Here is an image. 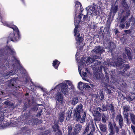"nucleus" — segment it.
Segmentation results:
<instances>
[{
  "label": "nucleus",
  "instance_id": "f257e3e1",
  "mask_svg": "<svg viewBox=\"0 0 135 135\" xmlns=\"http://www.w3.org/2000/svg\"><path fill=\"white\" fill-rule=\"evenodd\" d=\"M83 105L80 104L78 106L74 111V117L76 118V120H79L80 123H83L85 120L86 113L84 112L83 109Z\"/></svg>",
  "mask_w": 135,
  "mask_h": 135
},
{
  "label": "nucleus",
  "instance_id": "f03ea898",
  "mask_svg": "<svg viewBox=\"0 0 135 135\" xmlns=\"http://www.w3.org/2000/svg\"><path fill=\"white\" fill-rule=\"evenodd\" d=\"M99 57L96 56V55L93 56H91L90 57H86L85 58L86 62L87 65L91 63L92 64L91 66H92L93 70L95 71L98 70L99 69V65L100 64V62H98V60H95L99 59Z\"/></svg>",
  "mask_w": 135,
  "mask_h": 135
},
{
  "label": "nucleus",
  "instance_id": "7ed1b4c3",
  "mask_svg": "<svg viewBox=\"0 0 135 135\" xmlns=\"http://www.w3.org/2000/svg\"><path fill=\"white\" fill-rule=\"evenodd\" d=\"M3 25L5 26H7L8 27L12 28L14 31H15L17 34L15 35L14 32L11 33L8 37L11 41H15L18 39V36H19V31L17 27L15 26L8 25L6 22H4L3 23Z\"/></svg>",
  "mask_w": 135,
  "mask_h": 135
},
{
  "label": "nucleus",
  "instance_id": "20e7f679",
  "mask_svg": "<svg viewBox=\"0 0 135 135\" xmlns=\"http://www.w3.org/2000/svg\"><path fill=\"white\" fill-rule=\"evenodd\" d=\"M122 59L120 57H117V59H115L114 62L110 60H108L107 64L108 65H112L114 67L117 66H120V67H123V64L122 63Z\"/></svg>",
  "mask_w": 135,
  "mask_h": 135
},
{
  "label": "nucleus",
  "instance_id": "39448f33",
  "mask_svg": "<svg viewBox=\"0 0 135 135\" xmlns=\"http://www.w3.org/2000/svg\"><path fill=\"white\" fill-rule=\"evenodd\" d=\"M87 14H93L94 15H99V12L98 8L95 5L90 6L86 8Z\"/></svg>",
  "mask_w": 135,
  "mask_h": 135
},
{
  "label": "nucleus",
  "instance_id": "423d86ee",
  "mask_svg": "<svg viewBox=\"0 0 135 135\" xmlns=\"http://www.w3.org/2000/svg\"><path fill=\"white\" fill-rule=\"evenodd\" d=\"M78 26L76 25H75V28L74 30V35L76 36V39L77 41L76 44L77 45H79L81 43L83 40V38L82 37H80V34L78 31Z\"/></svg>",
  "mask_w": 135,
  "mask_h": 135
},
{
  "label": "nucleus",
  "instance_id": "0eeeda50",
  "mask_svg": "<svg viewBox=\"0 0 135 135\" xmlns=\"http://www.w3.org/2000/svg\"><path fill=\"white\" fill-rule=\"evenodd\" d=\"M55 98L57 101L56 103L57 104H58L59 105L61 106L64 105L65 103L64 102L62 94L61 93L59 92L57 93L56 94Z\"/></svg>",
  "mask_w": 135,
  "mask_h": 135
},
{
  "label": "nucleus",
  "instance_id": "6e6552de",
  "mask_svg": "<svg viewBox=\"0 0 135 135\" xmlns=\"http://www.w3.org/2000/svg\"><path fill=\"white\" fill-rule=\"evenodd\" d=\"M60 86L61 88V91L62 94L65 95L68 93V87L67 85L65 83H62L56 86L55 88Z\"/></svg>",
  "mask_w": 135,
  "mask_h": 135
},
{
  "label": "nucleus",
  "instance_id": "1a4fd4ad",
  "mask_svg": "<svg viewBox=\"0 0 135 135\" xmlns=\"http://www.w3.org/2000/svg\"><path fill=\"white\" fill-rule=\"evenodd\" d=\"M86 16L83 15L82 14H80L78 17H75L74 20L75 23H76L78 24L80 22L84 21L86 18Z\"/></svg>",
  "mask_w": 135,
  "mask_h": 135
},
{
  "label": "nucleus",
  "instance_id": "9d476101",
  "mask_svg": "<svg viewBox=\"0 0 135 135\" xmlns=\"http://www.w3.org/2000/svg\"><path fill=\"white\" fill-rule=\"evenodd\" d=\"M104 51L103 47L100 46L95 47L92 51V52H95L98 54H101Z\"/></svg>",
  "mask_w": 135,
  "mask_h": 135
},
{
  "label": "nucleus",
  "instance_id": "9b49d317",
  "mask_svg": "<svg viewBox=\"0 0 135 135\" xmlns=\"http://www.w3.org/2000/svg\"><path fill=\"white\" fill-rule=\"evenodd\" d=\"M115 119L118 122L119 126L120 128H122L123 126V119L121 114L118 115L116 117Z\"/></svg>",
  "mask_w": 135,
  "mask_h": 135
},
{
  "label": "nucleus",
  "instance_id": "f8f14e48",
  "mask_svg": "<svg viewBox=\"0 0 135 135\" xmlns=\"http://www.w3.org/2000/svg\"><path fill=\"white\" fill-rule=\"evenodd\" d=\"M83 11V7L81 3L78 1H76L75 3V15L76 12H82Z\"/></svg>",
  "mask_w": 135,
  "mask_h": 135
},
{
  "label": "nucleus",
  "instance_id": "ddd939ff",
  "mask_svg": "<svg viewBox=\"0 0 135 135\" xmlns=\"http://www.w3.org/2000/svg\"><path fill=\"white\" fill-rule=\"evenodd\" d=\"M125 52L128 57V59L130 60L132 59V56L131 54V52L129 50V49L128 48L126 47L125 49Z\"/></svg>",
  "mask_w": 135,
  "mask_h": 135
},
{
  "label": "nucleus",
  "instance_id": "4468645a",
  "mask_svg": "<svg viewBox=\"0 0 135 135\" xmlns=\"http://www.w3.org/2000/svg\"><path fill=\"white\" fill-rule=\"evenodd\" d=\"M15 74V72H13V71L11 70L9 72H8L6 74H4L3 76L5 79H7L9 77V75H11Z\"/></svg>",
  "mask_w": 135,
  "mask_h": 135
},
{
  "label": "nucleus",
  "instance_id": "2eb2a0df",
  "mask_svg": "<svg viewBox=\"0 0 135 135\" xmlns=\"http://www.w3.org/2000/svg\"><path fill=\"white\" fill-rule=\"evenodd\" d=\"M99 127L101 131L103 132L106 131L107 128L106 125L102 124H100L99 125Z\"/></svg>",
  "mask_w": 135,
  "mask_h": 135
},
{
  "label": "nucleus",
  "instance_id": "dca6fc26",
  "mask_svg": "<svg viewBox=\"0 0 135 135\" xmlns=\"http://www.w3.org/2000/svg\"><path fill=\"white\" fill-rule=\"evenodd\" d=\"M60 63V62L58 60H55L53 61L52 63L53 66L55 69H57L58 68Z\"/></svg>",
  "mask_w": 135,
  "mask_h": 135
},
{
  "label": "nucleus",
  "instance_id": "f3484780",
  "mask_svg": "<svg viewBox=\"0 0 135 135\" xmlns=\"http://www.w3.org/2000/svg\"><path fill=\"white\" fill-rule=\"evenodd\" d=\"M123 113H128V112L129 110L130 106L127 105L123 106Z\"/></svg>",
  "mask_w": 135,
  "mask_h": 135
},
{
  "label": "nucleus",
  "instance_id": "a211bd4d",
  "mask_svg": "<svg viewBox=\"0 0 135 135\" xmlns=\"http://www.w3.org/2000/svg\"><path fill=\"white\" fill-rule=\"evenodd\" d=\"M64 112H62L59 114V119L60 121L61 122H62L63 121L64 118Z\"/></svg>",
  "mask_w": 135,
  "mask_h": 135
},
{
  "label": "nucleus",
  "instance_id": "6ab92c4d",
  "mask_svg": "<svg viewBox=\"0 0 135 135\" xmlns=\"http://www.w3.org/2000/svg\"><path fill=\"white\" fill-rule=\"evenodd\" d=\"M129 115L132 122L135 125V115L132 113H130Z\"/></svg>",
  "mask_w": 135,
  "mask_h": 135
},
{
  "label": "nucleus",
  "instance_id": "aec40b11",
  "mask_svg": "<svg viewBox=\"0 0 135 135\" xmlns=\"http://www.w3.org/2000/svg\"><path fill=\"white\" fill-rule=\"evenodd\" d=\"M85 83H83L81 82H80L78 83V87L79 89L81 90H82L84 89Z\"/></svg>",
  "mask_w": 135,
  "mask_h": 135
},
{
  "label": "nucleus",
  "instance_id": "412c9836",
  "mask_svg": "<svg viewBox=\"0 0 135 135\" xmlns=\"http://www.w3.org/2000/svg\"><path fill=\"white\" fill-rule=\"evenodd\" d=\"M101 114L100 115H93L94 120L97 121H100L101 119Z\"/></svg>",
  "mask_w": 135,
  "mask_h": 135
},
{
  "label": "nucleus",
  "instance_id": "4be33fe9",
  "mask_svg": "<svg viewBox=\"0 0 135 135\" xmlns=\"http://www.w3.org/2000/svg\"><path fill=\"white\" fill-rule=\"evenodd\" d=\"M118 9V6H115L114 7H112L110 11L111 13H113L114 15L117 12Z\"/></svg>",
  "mask_w": 135,
  "mask_h": 135
},
{
  "label": "nucleus",
  "instance_id": "5701e85b",
  "mask_svg": "<svg viewBox=\"0 0 135 135\" xmlns=\"http://www.w3.org/2000/svg\"><path fill=\"white\" fill-rule=\"evenodd\" d=\"M123 117L124 119H126L127 123L128 124L129 123V114L128 113H123Z\"/></svg>",
  "mask_w": 135,
  "mask_h": 135
},
{
  "label": "nucleus",
  "instance_id": "b1692460",
  "mask_svg": "<svg viewBox=\"0 0 135 135\" xmlns=\"http://www.w3.org/2000/svg\"><path fill=\"white\" fill-rule=\"evenodd\" d=\"M81 126L79 124H77L75 125V129L76 132H79L81 130Z\"/></svg>",
  "mask_w": 135,
  "mask_h": 135
},
{
  "label": "nucleus",
  "instance_id": "393cba45",
  "mask_svg": "<svg viewBox=\"0 0 135 135\" xmlns=\"http://www.w3.org/2000/svg\"><path fill=\"white\" fill-rule=\"evenodd\" d=\"M85 72H83V76L84 77H86L87 75H89L90 74V72L88 70L87 68H85Z\"/></svg>",
  "mask_w": 135,
  "mask_h": 135
},
{
  "label": "nucleus",
  "instance_id": "a878e982",
  "mask_svg": "<svg viewBox=\"0 0 135 135\" xmlns=\"http://www.w3.org/2000/svg\"><path fill=\"white\" fill-rule=\"evenodd\" d=\"M115 47V44L113 42H110L109 44L108 47L110 49L111 52H112V50L114 49Z\"/></svg>",
  "mask_w": 135,
  "mask_h": 135
},
{
  "label": "nucleus",
  "instance_id": "bb28decb",
  "mask_svg": "<svg viewBox=\"0 0 135 135\" xmlns=\"http://www.w3.org/2000/svg\"><path fill=\"white\" fill-rule=\"evenodd\" d=\"M78 98L76 97H74L73 98L72 104L73 105H75L78 102Z\"/></svg>",
  "mask_w": 135,
  "mask_h": 135
},
{
  "label": "nucleus",
  "instance_id": "cd10ccee",
  "mask_svg": "<svg viewBox=\"0 0 135 135\" xmlns=\"http://www.w3.org/2000/svg\"><path fill=\"white\" fill-rule=\"evenodd\" d=\"M107 107H108H108L109 109L111 110L112 112H114V106L112 104L107 105Z\"/></svg>",
  "mask_w": 135,
  "mask_h": 135
},
{
  "label": "nucleus",
  "instance_id": "c85d7f7f",
  "mask_svg": "<svg viewBox=\"0 0 135 135\" xmlns=\"http://www.w3.org/2000/svg\"><path fill=\"white\" fill-rule=\"evenodd\" d=\"M102 121L103 123H105L106 122L107 118L106 115L104 114H103L102 115Z\"/></svg>",
  "mask_w": 135,
  "mask_h": 135
},
{
  "label": "nucleus",
  "instance_id": "c756f323",
  "mask_svg": "<svg viewBox=\"0 0 135 135\" xmlns=\"http://www.w3.org/2000/svg\"><path fill=\"white\" fill-rule=\"evenodd\" d=\"M122 4L123 7L125 8L126 9H129V7L128 6L127 3L126 2L125 0H124L123 1Z\"/></svg>",
  "mask_w": 135,
  "mask_h": 135
},
{
  "label": "nucleus",
  "instance_id": "7c9ffc66",
  "mask_svg": "<svg viewBox=\"0 0 135 135\" xmlns=\"http://www.w3.org/2000/svg\"><path fill=\"white\" fill-rule=\"evenodd\" d=\"M53 128L54 129V131L56 132H59V131H60L58 128V126L57 125L55 124L54 125L53 127Z\"/></svg>",
  "mask_w": 135,
  "mask_h": 135
},
{
  "label": "nucleus",
  "instance_id": "2f4dec72",
  "mask_svg": "<svg viewBox=\"0 0 135 135\" xmlns=\"http://www.w3.org/2000/svg\"><path fill=\"white\" fill-rule=\"evenodd\" d=\"M98 70H97V71H95V70H94V72H95V71L96 72H95V76L97 78V79H99L100 78V75L98 74H96V72Z\"/></svg>",
  "mask_w": 135,
  "mask_h": 135
},
{
  "label": "nucleus",
  "instance_id": "473e14b6",
  "mask_svg": "<svg viewBox=\"0 0 135 135\" xmlns=\"http://www.w3.org/2000/svg\"><path fill=\"white\" fill-rule=\"evenodd\" d=\"M89 124H88V125L85 128V129L84 131V133H86V132H87L89 130Z\"/></svg>",
  "mask_w": 135,
  "mask_h": 135
},
{
  "label": "nucleus",
  "instance_id": "72a5a7b5",
  "mask_svg": "<svg viewBox=\"0 0 135 135\" xmlns=\"http://www.w3.org/2000/svg\"><path fill=\"white\" fill-rule=\"evenodd\" d=\"M4 119V117L3 116H1L0 117V125L3 124V121Z\"/></svg>",
  "mask_w": 135,
  "mask_h": 135
},
{
  "label": "nucleus",
  "instance_id": "f704fd0d",
  "mask_svg": "<svg viewBox=\"0 0 135 135\" xmlns=\"http://www.w3.org/2000/svg\"><path fill=\"white\" fill-rule=\"evenodd\" d=\"M126 21V19H125V17H124L122 19L121 21L120 22V23H124V22H125Z\"/></svg>",
  "mask_w": 135,
  "mask_h": 135
},
{
  "label": "nucleus",
  "instance_id": "c9c22d12",
  "mask_svg": "<svg viewBox=\"0 0 135 135\" xmlns=\"http://www.w3.org/2000/svg\"><path fill=\"white\" fill-rule=\"evenodd\" d=\"M91 127L92 128V131L93 132L95 130V127L94 125L93 124H92L91 125Z\"/></svg>",
  "mask_w": 135,
  "mask_h": 135
},
{
  "label": "nucleus",
  "instance_id": "e433bc0d",
  "mask_svg": "<svg viewBox=\"0 0 135 135\" xmlns=\"http://www.w3.org/2000/svg\"><path fill=\"white\" fill-rule=\"evenodd\" d=\"M97 110H99L100 112L103 111H105L107 110V109L106 108V109H102L100 107H98L97 108Z\"/></svg>",
  "mask_w": 135,
  "mask_h": 135
},
{
  "label": "nucleus",
  "instance_id": "4c0bfd02",
  "mask_svg": "<svg viewBox=\"0 0 135 135\" xmlns=\"http://www.w3.org/2000/svg\"><path fill=\"white\" fill-rule=\"evenodd\" d=\"M72 127L71 126H69L68 127V133L70 134L71 133V132L72 130Z\"/></svg>",
  "mask_w": 135,
  "mask_h": 135
},
{
  "label": "nucleus",
  "instance_id": "58836bf2",
  "mask_svg": "<svg viewBox=\"0 0 135 135\" xmlns=\"http://www.w3.org/2000/svg\"><path fill=\"white\" fill-rule=\"evenodd\" d=\"M125 25H124V23H120V25L119 27L120 28H123L125 27Z\"/></svg>",
  "mask_w": 135,
  "mask_h": 135
},
{
  "label": "nucleus",
  "instance_id": "ea45409f",
  "mask_svg": "<svg viewBox=\"0 0 135 135\" xmlns=\"http://www.w3.org/2000/svg\"><path fill=\"white\" fill-rule=\"evenodd\" d=\"M133 99L131 97V96H129L127 98V101H130L132 100Z\"/></svg>",
  "mask_w": 135,
  "mask_h": 135
},
{
  "label": "nucleus",
  "instance_id": "a19ab883",
  "mask_svg": "<svg viewBox=\"0 0 135 135\" xmlns=\"http://www.w3.org/2000/svg\"><path fill=\"white\" fill-rule=\"evenodd\" d=\"M84 89L87 88L89 89L90 88V86L88 85L87 84L85 83Z\"/></svg>",
  "mask_w": 135,
  "mask_h": 135
},
{
  "label": "nucleus",
  "instance_id": "79ce46f5",
  "mask_svg": "<svg viewBox=\"0 0 135 135\" xmlns=\"http://www.w3.org/2000/svg\"><path fill=\"white\" fill-rule=\"evenodd\" d=\"M98 110H97L95 111V113L93 114V115H100L101 114L100 113Z\"/></svg>",
  "mask_w": 135,
  "mask_h": 135
},
{
  "label": "nucleus",
  "instance_id": "37998d69",
  "mask_svg": "<svg viewBox=\"0 0 135 135\" xmlns=\"http://www.w3.org/2000/svg\"><path fill=\"white\" fill-rule=\"evenodd\" d=\"M131 128L133 130L134 133L135 134V127L132 125L131 126Z\"/></svg>",
  "mask_w": 135,
  "mask_h": 135
},
{
  "label": "nucleus",
  "instance_id": "c03bdc74",
  "mask_svg": "<svg viewBox=\"0 0 135 135\" xmlns=\"http://www.w3.org/2000/svg\"><path fill=\"white\" fill-rule=\"evenodd\" d=\"M127 10L128 11L127 12V13L126 14V16L127 17H128L130 15V13L129 12V9Z\"/></svg>",
  "mask_w": 135,
  "mask_h": 135
},
{
  "label": "nucleus",
  "instance_id": "a18cd8bd",
  "mask_svg": "<svg viewBox=\"0 0 135 135\" xmlns=\"http://www.w3.org/2000/svg\"><path fill=\"white\" fill-rule=\"evenodd\" d=\"M109 125L110 127L111 130L113 129V127L111 122H109Z\"/></svg>",
  "mask_w": 135,
  "mask_h": 135
},
{
  "label": "nucleus",
  "instance_id": "49530a36",
  "mask_svg": "<svg viewBox=\"0 0 135 135\" xmlns=\"http://www.w3.org/2000/svg\"><path fill=\"white\" fill-rule=\"evenodd\" d=\"M66 82L69 85H70L71 86V85H72V83L71 82L69 81H66Z\"/></svg>",
  "mask_w": 135,
  "mask_h": 135
},
{
  "label": "nucleus",
  "instance_id": "de8ad7c7",
  "mask_svg": "<svg viewBox=\"0 0 135 135\" xmlns=\"http://www.w3.org/2000/svg\"><path fill=\"white\" fill-rule=\"evenodd\" d=\"M129 65L127 64H126L125 65V66H124V69H129Z\"/></svg>",
  "mask_w": 135,
  "mask_h": 135
},
{
  "label": "nucleus",
  "instance_id": "09e8293b",
  "mask_svg": "<svg viewBox=\"0 0 135 135\" xmlns=\"http://www.w3.org/2000/svg\"><path fill=\"white\" fill-rule=\"evenodd\" d=\"M115 131L117 133H118L119 131V128L117 126H115Z\"/></svg>",
  "mask_w": 135,
  "mask_h": 135
},
{
  "label": "nucleus",
  "instance_id": "8fccbe9b",
  "mask_svg": "<svg viewBox=\"0 0 135 135\" xmlns=\"http://www.w3.org/2000/svg\"><path fill=\"white\" fill-rule=\"evenodd\" d=\"M114 134V132L113 129H111L110 132L109 134V135H113Z\"/></svg>",
  "mask_w": 135,
  "mask_h": 135
},
{
  "label": "nucleus",
  "instance_id": "3c124183",
  "mask_svg": "<svg viewBox=\"0 0 135 135\" xmlns=\"http://www.w3.org/2000/svg\"><path fill=\"white\" fill-rule=\"evenodd\" d=\"M103 68H104V71L105 73H107V68L105 66H102Z\"/></svg>",
  "mask_w": 135,
  "mask_h": 135
},
{
  "label": "nucleus",
  "instance_id": "603ef678",
  "mask_svg": "<svg viewBox=\"0 0 135 135\" xmlns=\"http://www.w3.org/2000/svg\"><path fill=\"white\" fill-rule=\"evenodd\" d=\"M56 135H61V131H59V132H56Z\"/></svg>",
  "mask_w": 135,
  "mask_h": 135
},
{
  "label": "nucleus",
  "instance_id": "864d4df0",
  "mask_svg": "<svg viewBox=\"0 0 135 135\" xmlns=\"http://www.w3.org/2000/svg\"><path fill=\"white\" fill-rule=\"evenodd\" d=\"M10 50L12 53H13L14 55H15V53L14 52V50H13V49H10Z\"/></svg>",
  "mask_w": 135,
  "mask_h": 135
},
{
  "label": "nucleus",
  "instance_id": "5fc2aeb1",
  "mask_svg": "<svg viewBox=\"0 0 135 135\" xmlns=\"http://www.w3.org/2000/svg\"><path fill=\"white\" fill-rule=\"evenodd\" d=\"M102 107L103 109H107V110L108 109V107H107V106L106 107H105V106L104 105H103L102 106Z\"/></svg>",
  "mask_w": 135,
  "mask_h": 135
},
{
  "label": "nucleus",
  "instance_id": "6e6d98bb",
  "mask_svg": "<svg viewBox=\"0 0 135 135\" xmlns=\"http://www.w3.org/2000/svg\"><path fill=\"white\" fill-rule=\"evenodd\" d=\"M9 103V102L8 101L5 102H4V104H6V105H8Z\"/></svg>",
  "mask_w": 135,
  "mask_h": 135
},
{
  "label": "nucleus",
  "instance_id": "4d7b16f0",
  "mask_svg": "<svg viewBox=\"0 0 135 135\" xmlns=\"http://www.w3.org/2000/svg\"><path fill=\"white\" fill-rule=\"evenodd\" d=\"M104 98V95H101V97H100V99L101 100H102Z\"/></svg>",
  "mask_w": 135,
  "mask_h": 135
},
{
  "label": "nucleus",
  "instance_id": "13d9d810",
  "mask_svg": "<svg viewBox=\"0 0 135 135\" xmlns=\"http://www.w3.org/2000/svg\"><path fill=\"white\" fill-rule=\"evenodd\" d=\"M88 135H93V133L92 132V131H91L90 133L89 134H88Z\"/></svg>",
  "mask_w": 135,
  "mask_h": 135
},
{
  "label": "nucleus",
  "instance_id": "bf43d9fd",
  "mask_svg": "<svg viewBox=\"0 0 135 135\" xmlns=\"http://www.w3.org/2000/svg\"><path fill=\"white\" fill-rule=\"evenodd\" d=\"M79 67H78V70H79V73L80 74H81V71H80V70H79Z\"/></svg>",
  "mask_w": 135,
  "mask_h": 135
},
{
  "label": "nucleus",
  "instance_id": "052dcab7",
  "mask_svg": "<svg viewBox=\"0 0 135 135\" xmlns=\"http://www.w3.org/2000/svg\"><path fill=\"white\" fill-rule=\"evenodd\" d=\"M126 27H129V25L128 24V23H127L126 24Z\"/></svg>",
  "mask_w": 135,
  "mask_h": 135
},
{
  "label": "nucleus",
  "instance_id": "680f3d73",
  "mask_svg": "<svg viewBox=\"0 0 135 135\" xmlns=\"http://www.w3.org/2000/svg\"><path fill=\"white\" fill-rule=\"evenodd\" d=\"M126 55H123V57L124 58H126Z\"/></svg>",
  "mask_w": 135,
  "mask_h": 135
},
{
  "label": "nucleus",
  "instance_id": "e2e57ef3",
  "mask_svg": "<svg viewBox=\"0 0 135 135\" xmlns=\"http://www.w3.org/2000/svg\"><path fill=\"white\" fill-rule=\"evenodd\" d=\"M132 1L135 3V0H132Z\"/></svg>",
  "mask_w": 135,
  "mask_h": 135
},
{
  "label": "nucleus",
  "instance_id": "0e129e2a",
  "mask_svg": "<svg viewBox=\"0 0 135 135\" xmlns=\"http://www.w3.org/2000/svg\"><path fill=\"white\" fill-rule=\"evenodd\" d=\"M124 32H129V31L127 30H125L124 31Z\"/></svg>",
  "mask_w": 135,
  "mask_h": 135
},
{
  "label": "nucleus",
  "instance_id": "69168bd1",
  "mask_svg": "<svg viewBox=\"0 0 135 135\" xmlns=\"http://www.w3.org/2000/svg\"><path fill=\"white\" fill-rule=\"evenodd\" d=\"M123 135H125V133L124 131H123Z\"/></svg>",
  "mask_w": 135,
  "mask_h": 135
},
{
  "label": "nucleus",
  "instance_id": "338daca9",
  "mask_svg": "<svg viewBox=\"0 0 135 135\" xmlns=\"http://www.w3.org/2000/svg\"><path fill=\"white\" fill-rule=\"evenodd\" d=\"M42 135H47V134L46 133H44V134H43Z\"/></svg>",
  "mask_w": 135,
  "mask_h": 135
},
{
  "label": "nucleus",
  "instance_id": "774afa93",
  "mask_svg": "<svg viewBox=\"0 0 135 135\" xmlns=\"http://www.w3.org/2000/svg\"><path fill=\"white\" fill-rule=\"evenodd\" d=\"M40 123H42V120H40Z\"/></svg>",
  "mask_w": 135,
  "mask_h": 135
}]
</instances>
